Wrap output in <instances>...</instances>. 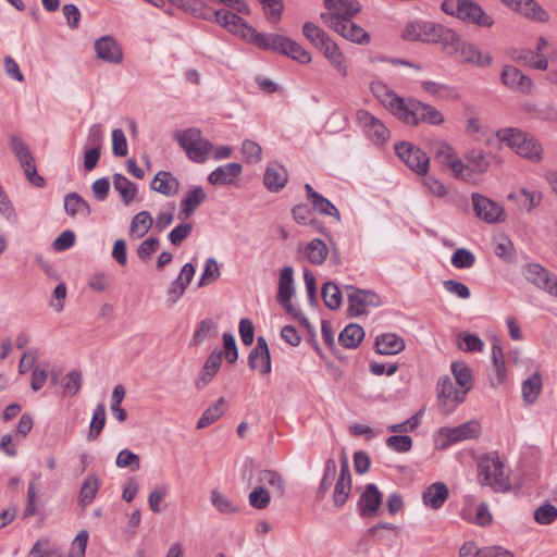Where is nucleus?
<instances>
[{
	"instance_id": "obj_51",
	"label": "nucleus",
	"mask_w": 557,
	"mask_h": 557,
	"mask_svg": "<svg viewBox=\"0 0 557 557\" xmlns=\"http://www.w3.org/2000/svg\"><path fill=\"white\" fill-rule=\"evenodd\" d=\"M306 256L313 264H321L327 256L326 245L319 238L311 240L306 248Z\"/></svg>"
},
{
	"instance_id": "obj_59",
	"label": "nucleus",
	"mask_w": 557,
	"mask_h": 557,
	"mask_svg": "<svg viewBox=\"0 0 557 557\" xmlns=\"http://www.w3.org/2000/svg\"><path fill=\"white\" fill-rule=\"evenodd\" d=\"M457 178L468 181L472 176V169L469 163L465 164L455 153L446 163Z\"/></svg>"
},
{
	"instance_id": "obj_46",
	"label": "nucleus",
	"mask_w": 557,
	"mask_h": 557,
	"mask_svg": "<svg viewBox=\"0 0 557 557\" xmlns=\"http://www.w3.org/2000/svg\"><path fill=\"white\" fill-rule=\"evenodd\" d=\"M492 360L496 372L497 382L500 384L506 379V368L503 348L498 338L493 339Z\"/></svg>"
},
{
	"instance_id": "obj_40",
	"label": "nucleus",
	"mask_w": 557,
	"mask_h": 557,
	"mask_svg": "<svg viewBox=\"0 0 557 557\" xmlns=\"http://www.w3.org/2000/svg\"><path fill=\"white\" fill-rule=\"evenodd\" d=\"M114 189L121 195L123 202L128 206L137 195V186L122 174L113 176Z\"/></svg>"
},
{
	"instance_id": "obj_3",
	"label": "nucleus",
	"mask_w": 557,
	"mask_h": 557,
	"mask_svg": "<svg viewBox=\"0 0 557 557\" xmlns=\"http://www.w3.org/2000/svg\"><path fill=\"white\" fill-rule=\"evenodd\" d=\"M478 482L482 486H490L495 493L511 491L509 475L505 465L496 453L483 456L478 463Z\"/></svg>"
},
{
	"instance_id": "obj_43",
	"label": "nucleus",
	"mask_w": 557,
	"mask_h": 557,
	"mask_svg": "<svg viewBox=\"0 0 557 557\" xmlns=\"http://www.w3.org/2000/svg\"><path fill=\"white\" fill-rule=\"evenodd\" d=\"M302 34L318 50L331 38L323 28L312 22L302 25Z\"/></svg>"
},
{
	"instance_id": "obj_33",
	"label": "nucleus",
	"mask_w": 557,
	"mask_h": 557,
	"mask_svg": "<svg viewBox=\"0 0 557 557\" xmlns=\"http://www.w3.org/2000/svg\"><path fill=\"white\" fill-rule=\"evenodd\" d=\"M258 482L263 487L269 486L276 497L281 498L285 494V484L282 475L273 470H261L258 473Z\"/></svg>"
},
{
	"instance_id": "obj_29",
	"label": "nucleus",
	"mask_w": 557,
	"mask_h": 557,
	"mask_svg": "<svg viewBox=\"0 0 557 557\" xmlns=\"http://www.w3.org/2000/svg\"><path fill=\"white\" fill-rule=\"evenodd\" d=\"M449 491L442 482L431 484L422 494L423 503L432 509H440L448 498Z\"/></svg>"
},
{
	"instance_id": "obj_8",
	"label": "nucleus",
	"mask_w": 557,
	"mask_h": 557,
	"mask_svg": "<svg viewBox=\"0 0 557 557\" xmlns=\"http://www.w3.org/2000/svg\"><path fill=\"white\" fill-rule=\"evenodd\" d=\"M467 389L456 387L454 381L445 375L437 382V401L444 414H450L456 406L465 400Z\"/></svg>"
},
{
	"instance_id": "obj_25",
	"label": "nucleus",
	"mask_w": 557,
	"mask_h": 557,
	"mask_svg": "<svg viewBox=\"0 0 557 557\" xmlns=\"http://www.w3.org/2000/svg\"><path fill=\"white\" fill-rule=\"evenodd\" d=\"M285 38L286 36L280 34L259 33L256 28H253L248 41L256 45L260 49L273 50L281 53Z\"/></svg>"
},
{
	"instance_id": "obj_6",
	"label": "nucleus",
	"mask_w": 557,
	"mask_h": 557,
	"mask_svg": "<svg viewBox=\"0 0 557 557\" xmlns=\"http://www.w3.org/2000/svg\"><path fill=\"white\" fill-rule=\"evenodd\" d=\"M174 137L187 157L194 162H205L213 148V145L202 137L200 129L195 127L178 131L174 134Z\"/></svg>"
},
{
	"instance_id": "obj_23",
	"label": "nucleus",
	"mask_w": 557,
	"mask_h": 557,
	"mask_svg": "<svg viewBox=\"0 0 557 557\" xmlns=\"http://www.w3.org/2000/svg\"><path fill=\"white\" fill-rule=\"evenodd\" d=\"M382 503V493L373 483L368 484L358 502V508L362 517L374 516Z\"/></svg>"
},
{
	"instance_id": "obj_12",
	"label": "nucleus",
	"mask_w": 557,
	"mask_h": 557,
	"mask_svg": "<svg viewBox=\"0 0 557 557\" xmlns=\"http://www.w3.org/2000/svg\"><path fill=\"white\" fill-rule=\"evenodd\" d=\"M357 121L368 138L376 146H383L389 139V131L374 115L366 110H358Z\"/></svg>"
},
{
	"instance_id": "obj_1",
	"label": "nucleus",
	"mask_w": 557,
	"mask_h": 557,
	"mask_svg": "<svg viewBox=\"0 0 557 557\" xmlns=\"http://www.w3.org/2000/svg\"><path fill=\"white\" fill-rule=\"evenodd\" d=\"M425 28L433 34L430 40L443 42L446 53L460 62L480 67L488 66L492 63L490 54H483L475 45L462 41L455 30L435 24L425 25Z\"/></svg>"
},
{
	"instance_id": "obj_36",
	"label": "nucleus",
	"mask_w": 557,
	"mask_h": 557,
	"mask_svg": "<svg viewBox=\"0 0 557 557\" xmlns=\"http://www.w3.org/2000/svg\"><path fill=\"white\" fill-rule=\"evenodd\" d=\"M264 186L271 191H280L287 182V173L280 165L269 166L264 173Z\"/></svg>"
},
{
	"instance_id": "obj_58",
	"label": "nucleus",
	"mask_w": 557,
	"mask_h": 557,
	"mask_svg": "<svg viewBox=\"0 0 557 557\" xmlns=\"http://www.w3.org/2000/svg\"><path fill=\"white\" fill-rule=\"evenodd\" d=\"M248 499L251 507L256 509H264L269 506L271 496L270 492L265 487L259 485L250 492Z\"/></svg>"
},
{
	"instance_id": "obj_49",
	"label": "nucleus",
	"mask_w": 557,
	"mask_h": 557,
	"mask_svg": "<svg viewBox=\"0 0 557 557\" xmlns=\"http://www.w3.org/2000/svg\"><path fill=\"white\" fill-rule=\"evenodd\" d=\"M10 148L21 165H29V162L34 161V156L29 148L18 136L12 135L10 137Z\"/></svg>"
},
{
	"instance_id": "obj_55",
	"label": "nucleus",
	"mask_w": 557,
	"mask_h": 557,
	"mask_svg": "<svg viewBox=\"0 0 557 557\" xmlns=\"http://www.w3.org/2000/svg\"><path fill=\"white\" fill-rule=\"evenodd\" d=\"M125 397V388L122 385H116L112 392V400H111V412L114 418H116L120 422H124L127 418V412L124 408L121 407V403Z\"/></svg>"
},
{
	"instance_id": "obj_26",
	"label": "nucleus",
	"mask_w": 557,
	"mask_h": 557,
	"mask_svg": "<svg viewBox=\"0 0 557 557\" xmlns=\"http://www.w3.org/2000/svg\"><path fill=\"white\" fill-rule=\"evenodd\" d=\"M151 188L162 195L174 196L180 190V182L171 172L160 171L154 175Z\"/></svg>"
},
{
	"instance_id": "obj_44",
	"label": "nucleus",
	"mask_w": 557,
	"mask_h": 557,
	"mask_svg": "<svg viewBox=\"0 0 557 557\" xmlns=\"http://www.w3.org/2000/svg\"><path fill=\"white\" fill-rule=\"evenodd\" d=\"M177 7L184 9L187 12L193 13L195 16L209 20L214 16V12H211L206 5L199 0H169Z\"/></svg>"
},
{
	"instance_id": "obj_5",
	"label": "nucleus",
	"mask_w": 557,
	"mask_h": 557,
	"mask_svg": "<svg viewBox=\"0 0 557 557\" xmlns=\"http://www.w3.org/2000/svg\"><path fill=\"white\" fill-rule=\"evenodd\" d=\"M497 137L522 158L533 162L542 159L543 148L541 144L528 133L517 128H508L497 132Z\"/></svg>"
},
{
	"instance_id": "obj_57",
	"label": "nucleus",
	"mask_w": 557,
	"mask_h": 557,
	"mask_svg": "<svg viewBox=\"0 0 557 557\" xmlns=\"http://www.w3.org/2000/svg\"><path fill=\"white\" fill-rule=\"evenodd\" d=\"M221 275L219 264L214 258H209L206 261L202 275L198 282L199 287L207 286L215 282Z\"/></svg>"
},
{
	"instance_id": "obj_62",
	"label": "nucleus",
	"mask_w": 557,
	"mask_h": 557,
	"mask_svg": "<svg viewBox=\"0 0 557 557\" xmlns=\"http://www.w3.org/2000/svg\"><path fill=\"white\" fill-rule=\"evenodd\" d=\"M267 20L271 23L281 21L282 12L284 9L282 0H265L261 3Z\"/></svg>"
},
{
	"instance_id": "obj_37",
	"label": "nucleus",
	"mask_w": 557,
	"mask_h": 557,
	"mask_svg": "<svg viewBox=\"0 0 557 557\" xmlns=\"http://www.w3.org/2000/svg\"><path fill=\"white\" fill-rule=\"evenodd\" d=\"M542 387L543 382L540 372L533 373L522 383L521 391L523 401L528 405L534 404L542 392Z\"/></svg>"
},
{
	"instance_id": "obj_63",
	"label": "nucleus",
	"mask_w": 557,
	"mask_h": 557,
	"mask_svg": "<svg viewBox=\"0 0 557 557\" xmlns=\"http://www.w3.org/2000/svg\"><path fill=\"white\" fill-rule=\"evenodd\" d=\"M115 463L120 468H131L136 471L140 468V458L128 449H123L119 453Z\"/></svg>"
},
{
	"instance_id": "obj_9",
	"label": "nucleus",
	"mask_w": 557,
	"mask_h": 557,
	"mask_svg": "<svg viewBox=\"0 0 557 557\" xmlns=\"http://www.w3.org/2000/svg\"><path fill=\"white\" fill-rule=\"evenodd\" d=\"M397 156L417 174L425 175L430 159L419 147L408 141L397 143L394 146Z\"/></svg>"
},
{
	"instance_id": "obj_11",
	"label": "nucleus",
	"mask_w": 557,
	"mask_h": 557,
	"mask_svg": "<svg viewBox=\"0 0 557 557\" xmlns=\"http://www.w3.org/2000/svg\"><path fill=\"white\" fill-rule=\"evenodd\" d=\"M524 278L540 289L557 297V276L539 263H528L523 268Z\"/></svg>"
},
{
	"instance_id": "obj_31",
	"label": "nucleus",
	"mask_w": 557,
	"mask_h": 557,
	"mask_svg": "<svg viewBox=\"0 0 557 557\" xmlns=\"http://www.w3.org/2000/svg\"><path fill=\"white\" fill-rule=\"evenodd\" d=\"M319 51L329 60L342 76L347 75L346 59L338 46L330 38Z\"/></svg>"
},
{
	"instance_id": "obj_48",
	"label": "nucleus",
	"mask_w": 557,
	"mask_h": 557,
	"mask_svg": "<svg viewBox=\"0 0 557 557\" xmlns=\"http://www.w3.org/2000/svg\"><path fill=\"white\" fill-rule=\"evenodd\" d=\"M10 148L21 165H29V162L34 161V156L29 148L18 136L12 135L10 137Z\"/></svg>"
},
{
	"instance_id": "obj_47",
	"label": "nucleus",
	"mask_w": 557,
	"mask_h": 557,
	"mask_svg": "<svg viewBox=\"0 0 557 557\" xmlns=\"http://www.w3.org/2000/svg\"><path fill=\"white\" fill-rule=\"evenodd\" d=\"M451 372L458 386L467 389V393L472 387V373L470 368L463 362H454L451 364Z\"/></svg>"
},
{
	"instance_id": "obj_24",
	"label": "nucleus",
	"mask_w": 557,
	"mask_h": 557,
	"mask_svg": "<svg viewBox=\"0 0 557 557\" xmlns=\"http://www.w3.org/2000/svg\"><path fill=\"white\" fill-rule=\"evenodd\" d=\"M207 199V194L202 187L191 188L185 198L181 201V211L178 219L186 220L194 214L196 209Z\"/></svg>"
},
{
	"instance_id": "obj_7",
	"label": "nucleus",
	"mask_w": 557,
	"mask_h": 557,
	"mask_svg": "<svg viewBox=\"0 0 557 557\" xmlns=\"http://www.w3.org/2000/svg\"><path fill=\"white\" fill-rule=\"evenodd\" d=\"M326 12L320 14L325 26L337 25L339 21L352 18L361 11L359 0H323Z\"/></svg>"
},
{
	"instance_id": "obj_30",
	"label": "nucleus",
	"mask_w": 557,
	"mask_h": 557,
	"mask_svg": "<svg viewBox=\"0 0 557 557\" xmlns=\"http://www.w3.org/2000/svg\"><path fill=\"white\" fill-rule=\"evenodd\" d=\"M305 189L310 200L312 208L321 214L334 216L337 221L341 220V214L336 207L326 198L318 194L310 184L305 185Z\"/></svg>"
},
{
	"instance_id": "obj_21",
	"label": "nucleus",
	"mask_w": 557,
	"mask_h": 557,
	"mask_svg": "<svg viewBox=\"0 0 557 557\" xmlns=\"http://www.w3.org/2000/svg\"><path fill=\"white\" fill-rule=\"evenodd\" d=\"M506 7L536 22L548 21V14L534 0H500Z\"/></svg>"
},
{
	"instance_id": "obj_2",
	"label": "nucleus",
	"mask_w": 557,
	"mask_h": 557,
	"mask_svg": "<svg viewBox=\"0 0 557 557\" xmlns=\"http://www.w3.org/2000/svg\"><path fill=\"white\" fill-rule=\"evenodd\" d=\"M392 113L408 125L426 123L433 126L442 125L445 117L435 107L416 99H396L388 101Z\"/></svg>"
},
{
	"instance_id": "obj_41",
	"label": "nucleus",
	"mask_w": 557,
	"mask_h": 557,
	"mask_svg": "<svg viewBox=\"0 0 557 557\" xmlns=\"http://www.w3.org/2000/svg\"><path fill=\"white\" fill-rule=\"evenodd\" d=\"M153 223V219L148 211L138 212L131 222L129 234L137 238L148 233Z\"/></svg>"
},
{
	"instance_id": "obj_16",
	"label": "nucleus",
	"mask_w": 557,
	"mask_h": 557,
	"mask_svg": "<svg viewBox=\"0 0 557 557\" xmlns=\"http://www.w3.org/2000/svg\"><path fill=\"white\" fill-rule=\"evenodd\" d=\"M472 205L475 215L486 223H497L504 214V210L498 203L480 194H472Z\"/></svg>"
},
{
	"instance_id": "obj_27",
	"label": "nucleus",
	"mask_w": 557,
	"mask_h": 557,
	"mask_svg": "<svg viewBox=\"0 0 557 557\" xmlns=\"http://www.w3.org/2000/svg\"><path fill=\"white\" fill-rule=\"evenodd\" d=\"M242 164L231 162L212 171L208 176V181L212 185L231 184L242 173Z\"/></svg>"
},
{
	"instance_id": "obj_15",
	"label": "nucleus",
	"mask_w": 557,
	"mask_h": 557,
	"mask_svg": "<svg viewBox=\"0 0 557 557\" xmlns=\"http://www.w3.org/2000/svg\"><path fill=\"white\" fill-rule=\"evenodd\" d=\"M295 295L294 288V270L292 267H284L281 270L278 278L277 301L286 309L293 317H297V309L292 304V298Z\"/></svg>"
},
{
	"instance_id": "obj_53",
	"label": "nucleus",
	"mask_w": 557,
	"mask_h": 557,
	"mask_svg": "<svg viewBox=\"0 0 557 557\" xmlns=\"http://www.w3.org/2000/svg\"><path fill=\"white\" fill-rule=\"evenodd\" d=\"M210 502L212 506L221 513L230 515L238 511L237 506L234 505L230 498H227L218 490L211 491Z\"/></svg>"
},
{
	"instance_id": "obj_42",
	"label": "nucleus",
	"mask_w": 557,
	"mask_h": 557,
	"mask_svg": "<svg viewBox=\"0 0 557 557\" xmlns=\"http://www.w3.org/2000/svg\"><path fill=\"white\" fill-rule=\"evenodd\" d=\"M100 482L97 475L89 474L86 476L78 496V502L83 507L91 504L98 493Z\"/></svg>"
},
{
	"instance_id": "obj_17",
	"label": "nucleus",
	"mask_w": 557,
	"mask_h": 557,
	"mask_svg": "<svg viewBox=\"0 0 557 557\" xmlns=\"http://www.w3.org/2000/svg\"><path fill=\"white\" fill-rule=\"evenodd\" d=\"M216 23L226 28L230 33L240 36L245 40H249L253 27L248 25L242 17L226 10H218L214 12Z\"/></svg>"
},
{
	"instance_id": "obj_35",
	"label": "nucleus",
	"mask_w": 557,
	"mask_h": 557,
	"mask_svg": "<svg viewBox=\"0 0 557 557\" xmlns=\"http://www.w3.org/2000/svg\"><path fill=\"white\" fill-rule=\"evenodd\" d=\"M65 212L71 216H87L90 213L88 202L77 193L67 194L64 198Z\"/></svg>"
},
{
	"instance_id": "obj_52",
	"label": "nucleus",
	"mask_w": 557,
	"mask_h": 557,
	"mask_svg": "<svg viewBox=\"0 0 557 557\" xmlns=\"http://www.w3.org/2000/svg\"><path fill=\"white\" fill-rule=\"evenodd\" d=\"M322 297L327 308L335 310L342 304V293L339 287L333 282H326L322 286Z\"/></svg>"
},
{
	"instance_id": "obj_45",
	"label": "nucleus",
	"mask_w": 557,
	"mask_h": 557,
	"mask_svg": "<svg viewBox=\"0 0 557 557\" xmlns=\"http://www.w3.org/2000/svg\"><path fill=\"white\" fill-rule=\"evenodd\" d=\"M41 473L33 472L27 490V505L24 511L25 517L34 516L38 512L36 507V497L38 494V485L40 484Z\"/></svg>"
},
{
	"instance_id": "obj_61",
	"label": "nucleus",
	"mask_w": 557,
	"mask_h": 557,
	"mask_svg": "<svg viewBox=\"0 0 557 557\" xmlns=\"http://www.w3.org/2000/svg\"><path fill=\"white\" fill-rule=\"evenodd\" d=\"M474 255L466 248H458L451 256V264L456 269H469L474 264Z\"/></svg>"
},
{
	"instance_id": "obj_32",
	"label": "nucleus",
	"mask_w": 557,
	"mask_h": 557,
	"mask_svg": "<svg viewBox=\"0 0 557 557\" xmlns=\"http://www.w3.org/2000/svg\"><path fill=\"white\" fill-rule=\"evenodd\" d=\"M223 351H213L206 360L201 371L199 380L196 385L198 388L206 386L216 374L221 367Z\"/></svg>"
},
{
	"instance_id": "obj_22",
	"label": "nucleus",
	"mask_w": 557,
	"mask_h": 557,
	"mask_svg": "<svg viewBox=\"0 0 557 557\" xmlns=\"http://www.w3.org/2000/svg\"><path fill=\"white\" fill-rule=\"evenodd\" d=\"M95 51L97 57L107 63L119 64L122 62V50L111 36H103L97 39Z\"/></svg>"
},
{
	"instance_id": "obj_28",
	"label": "nucleus",
	"mask_w": 557,
	"mask_h": 557,
	"mask_svg": "<svg viewBox=\"0 0 557 557\" xmlns=\"http://www.w3.org/2000/svg\"><path fill=\"white\" fill-rule=\"evenodd\" d=\"M406 347L404 338L394 334L386 333L376 337L375 350L380 355H396Z\"/></svg>"
},
{
	"instance_id": "obj_34",
	"label": "nucleus",
	"mask_w": 557,
	"mask_h": 557,
	"mask_svg": "<svg viewBox=\"0 0 557 557\" xmlns=\"http://www.w3.org/2000/svg\"><path fill=\"white\" fill-rule=\"evenodd\" d=\"M281 53L300 64H309L312 61L311 53L289 37L285 38Z\"/></svg>"
},
{
	"instance_id": "obj_64",
	"label": "nucleus",
	"mask_w": 557,
	"mask_h": 557,
	"mask_svg": "<svg viewBox=\"0 0 557 557\" xmlns=\"http://www.w3.org/2000/svg\"><path fill=\"white\" fill-rule=\"evenodd\" d=\"M242 152L248 163H257L261 160L262 157L261 147L257 143L249 139L243 141Z\"/></svg>"
},
{
	"instance_id": "obj_14",
	"label": "nucleus",
	"mask_w": 557,
	"mask_h": 557,
	"mask_svg": "<svg viewBox=\"0 0 557 557\" xmlns=\"http://www.w3.org/2000/svg\"><path fill=\"white\" fill-rule=\"evenodd\" d=\"M500 82L508 89L523 95H530L534 88L532 79L520 69L511 64H507L503 67Z\"/></svg>"
},
{
	"instance_id": "obj_10",
	"label": "nucleus",
	"mask_w": 557,
	"mask_h": 557,
	"mask_svg": "<svg viewBox=\"0 0 557 557\" xmlns=\"http://www.w3.org/2000/svg\"><path fill=\"white\" fill-rule=\"evenodd\" d=\"M348 311L350 315L357 317L367 312L368 308L379 307L381 297L373 290L360 289L352 285H347Z\"/></svg>"
},
{
	"instance_id": "obj_18",
	"label": "nucleus",
	"mask_w": 557,
	"mask_h": 557,
	"mask_svg": "<svg viewBox=\"0 0 557 557\" xmlns=\"http://www.w3.org/2000/svg\"><path fill=\"white\" fill-rule=\"evenodd\" d=\"M248 364L251 370L259 371L260 374H268L271 372L270 351L264 337H258L256 346L249 354Z\"/></svg>"
},
{
	"instance_id": "obj_38",
	"label": "nucleus",
	"mask_w": 557,
	"mask_h": 557,
	"mask_svg": "<svg viewBox=\"0 0 557 557\" xmlns=\"http://www.w3.org/2000/svg\"><path fill=\"white\" fill-rule=\"evenodd\" d=\"M363 337V329L356 323H350L339 333L338 341L345 348H357Z\"/></svg>"
},
{
	"instance_id": "obj_50",
	"label": "nucleus",
	"mask_w": 557,
	"mask_h": 557,
	"mask_svg": "<svg viewBox=\"0 0 557 557\" xmlns=\"http://www.w3.org/2000/svg\"><path fill=\"white\" fill-rule=\"evenodd\" d=\"M337 472V465L334 459H327L325 461L324 474L320 482L317 496L319 499L324 498L325 494L329 492Z\"/></svg>"
},
{
	"instance_id": "obj_39",
	"label": "nucleus",
	"mask_w": 557,
	"mask_h": 557,
	"mask_svg": "<svg viewBox=\"0 0 557 557\" xmlns=\"http://www.w3.org/2000/svg\"><path fill=\"white\" fill-rule=\"evenodd\" d=\"M226 403L223 397L219 398L213 405L209 406L197 422V429H205L219 420L225 411Z\"/></svg>"
},
{
	"instance_id": "obj_54",
	"label": "nucleus",
	"mask_w": 557,
	"mask_h": 557,
	"mask_svg": "<svg viewBox=\"0 0 557 557\" xmlns=\"http://www.w3.org/2000/svg\"><path fill=\"white\" fill-rule=\"evenodd\" d=\"M106 423V408L102 404H98L95 408L88 432V438L95 441L101 433Z\"/></svg>"
},
{
	"instance_id": "obj_20",
	"label": "nucleus",
	"mask_w": 557,
	"mask_h": 557,
	"mask_svg": "<svg viewBox=\"0 0 557 557\" xmlns=\"http://www.w3.org/2000/svg\"><path fill=\"white\" fill-rule=\"evenodd\" d=\"M342 37L359 45H367L370 42V34L361 26L352 22V18L347 21H339L337 25L327 26Z\"/></svg>"
},
{
	"instance_id": "obj_13",
	"label": "nucleus",
	"mask_w": 557,
	"mask_h": 557,
	"mask_svg": "<svg viewBox=\"0 0 557 557\" xmlns=\"http://www.w3.org/2000/svg\"><path fill=\"white\" fill-rule=\"evenodd\" d=\"M438 433L445 438L442 444V448H445L461 441L478 438L481 434V424L476 420H470L455 428H441Z\"/></svg>"
},
{
	"instance_id": "obj_56",
	"label": "nucleus",
	"mask_w": 557,
	"mask_h": 557,
	"mask_svg": "<svg viewBox=\"0 0 557 557\" xmlns=\"http://www.w3.org/2000/svg\"><path fill=\"white\" fill-rule=\"evenodd\" d=\"M533 516L539 524L548 525L557 519V508L550 503H545L534 510Z\"/></svg>"
},
{
	"instance_id": "obj_19",
	"label": "nucleus",
	"mask_w": 557,
	"mask_h": 557,
	"mask_svg": "<svg viewBox=\"0 0 557 557\" xmlns=\"http://www.w3.org/2000/svg\"><path fill=\"white\" fill-rule=\"evenodd\" d=\"M351 491V474L349 470L348 459L344 455L342 458L341 471L338 479L334 485L333 504L342 507L348 499Z\"/></svg>"
},
{
	"instance_id": "obj_4",
	"label": "nucleus",
	"mask_w": 557,
	"mask_h": 557,
	"mask_svg": "<svg viewBox=\"0 0 557 557\" xmlns=\"http://www.w3.org/2000/svg\"><path fill=\"white\" fill-rule=\"evenodd\" d=\"M441 9L444 13L479 27H492L494 20L474 0H443Z\"/></svg>"
},
{
	"instance_id": "obj_60",
	"label": "nucleus",
	"mask_w": 557,
	"mask_h": 557,
	"mask_svg": "<svg viewBox=\"0 0 557 557\" xmlns=\"http://www.w3.org/2000/svg\"><path fill=\"white\" fill-rule=\"evenodd\" d=\"M470 168L479 173H484L490 166L486 153L482 150H471L466 157Z\"/></svg>"
}]
</instances>
